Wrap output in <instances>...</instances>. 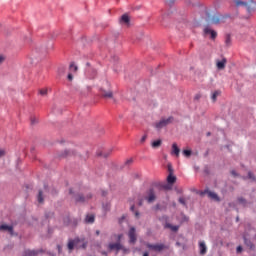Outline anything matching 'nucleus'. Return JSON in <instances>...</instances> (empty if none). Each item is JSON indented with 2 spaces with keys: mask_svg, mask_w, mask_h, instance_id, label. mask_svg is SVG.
Instances as JSON below:
<instances>
[{
  "mask_svg": "<svg viewBox=\"0 0 256 256\" xmlns=\"http://www.w3.org/2000/svg\"><path fill=\"white\" fill-rule=\"evenodd\" d=\"M237 253H241V251H243V247L241 246H238L237 249H236Z\"/></svg>",
  "mask_w": 256,
  "mask_h": 256,
  "instance_id": "nucleus-40",
  "label": "nucleus"
},
{
  "mask_svg": "<svg viewBox=\"0 0 256 256\" xmlns=\"http://www.w3.org/2000/svg\"><path fill=\"white\" fill-rule=\"evenodd\" d=\"M125 165H133V158L126 160Z\"/></svg>",
  "mask_w": 256,
  "mask_h": 256,
  "instance_id": "nucleus-31",
  "label": "nucleus"
},
{
  "mask_svg": "<svg viewBox=\"0 0 256 256\" xmlns=\"http://www.w3.org/2000/svg\"><path fill=\"white\" fill-rule=\"evenodd\" d=\"M88 242L85 238H75L74 240H69L68 249L72 251L73 249H87Z\"/></svg>",
  "mask_w": 256,
  "mask_h": 256,
  "instance_id": "nucleus-1",
  "label": "nucleus"
},
{
  "mask_svg": "<svg viewBox=\"0 0 256 256\" xmlns=\"http://www.w3.org/2000/svg\"><path fill=\"white\" fill-rule=\"evenodd\" d=\"M225 43L227 45V47H229V45H231V35H226V38H225Z\"/></svg>",
  "mask_w": 256,
  "mask_h": 256,
  "instance_id": "nucleus-25",
  "label": "nucleus"
},
{
  "mask_svg": "<svg viewBox=\"0 0 256 256\" xmlns=\"http://www.w3.org/2000/svg\"><path fill=\"white\" fill-rule=\"evenodd\" d=\"M183 155H185V157H191V150H183Z\"/></svg>",
  "mask_w": 256,
  "mask_h": 256,
  "instance_id": "nucleus-29",
  "label": "nucleus"
},
{
  "mask_svg": "<svg viewBox=\"0 0 256 256\" xmlns=\"http://www.w3.org/2000/svg\"><path fill=\"white\" fill-rule=\"evenodd\" d=\"M179 203H181V205H186L185 204V198H183V197H181V198H179Z\"/></svg>",
  "mask_w": 256,
  "mask_h": 256,
  "instance_id": "nucleus-36",
  "label": "nucleus"
},
{
  "mask_svg": "<svg viewBox=\"0 0 256 256\" xmlns=\"http://www.w3.org/2000/svg\"><path fill=\"white\" fill-rule=\"evenodd\" d=\"M219 95H221V91L217 90L212 94V101L215 103V101H217V97H219Z\"/></svg>",
  "mask_w": 256,
  "mask_h": 256,
  "instance_id": "nucleus-22",
  "label": "nucleus"
},
{
  "mask_svg": "<svg viewBox=\"0 0 256 256\" xmlns=\"http://www.w3.org/2000/svg\"><path fill=\"white\" fill-rule=\"evenodd\" d=\"M168 171L169 175H173V166L171 164H168Z\"/></svg>",
  "mask_w": 256,
  "mask_h": 256,
  "instance_id": "nucleus-30",
  "label": "nucleus"
},
{
  "mask_svg": "<svg viewBox=\"0 0 256 256\" xmlns=\"http://www.w3.org/2000/svg\"><path fill=\"white\" fill-rule=\"evenodd\" d=\"M3 61H5V56L0 55V64L3 63Z\"/></svg>",
  "mask_w": 256,
  "mask_h": 256,
  "instance_id": "nucleus-41",
  "label": "nucleus"
},
{
  "mask_svg": "<svg viewBox=\"0 0 256 256\" xmlns=\"http://www.w3.org/2000/svg\"><path fill=\"white\" fill-rule=\"evenodd\" d=\"M130 211H132V213H135V216H136V217H139V212H138V211H135V205H132V206L130 207Z\"/></svg>",
  "mask_w": 256,
  "mask_h": 256,
  "instance_id": "nucleus-28",
  "label": "nucleus"
},
{
  "mask_svg": "<svg viewBox=\"0 0 256 256\" xmlns=\"http://www.w3.org/2000/svg\"><path fill=\"white\" fill-rule=\"evenodd\" d=\"M101 95L105 99H112L113 98V91L102 89Z\"/></svg>",
  "mask_w": 256,
  "mask_h": 256,
  "instance_id": "nucleus-11",
  "label": "nucleus"
},
{
  "mask_svg": "<svg viewBox=\"0 0 256 256\" xmlns=\"http://www.w3.org/2000/svg\"><path fill=\"white\" fill-rule=\"evenodd\" d=\"M70 194H73V189H70Z\"/></svg>",
  "mask_w": 256,
  "mask_h": 256,
  "instance_id": "nucleus-49",
  "label": "nucleus"
},
{
  "mask_svg": "<svg viewBox=\"0 0 256 256\" xmlns=\"http://www.w3.org/2000/svg\"><path fill=\"white\" fill-rule=\"evenodd\" d=\"M59 253H61V246H57Z\"/></svg>",
  "mask_w": 256,
  "mask_h": 256,
  "instance_id": "nucleus-44",
  "label": "nucleus"
},
{
  "mask_svg": "<svg viewBox=\"0 0 256 256\" xmlns=\"http://www.w3.org/2000/svg\"><path fill=\"white\" fill-rule=\"evenodd\" d=\"M175 181H177V177H175L173 174H169L167 177V182L169 183V185H173Z\"/></svg>",
  "mask_w": 256,
  "mask_h": 256,
  "instance_id": "nucleus-19",
  "label": "nucleus"
},
{
  "mask_svg": "<svg viewBox=\"0 0 256 256\" xmlns=\"http://www.w3.org/2000/svg\"><path fill=\"white\" fill-rule=\"evenodd\" d=\"M170 123H173V116H170L168 118H162L159 122L155 123L156 129H163V127H167V125H170Z\"/></svg>",
  "mask_w": 256,
  "mask_h": 256,
  "instance_id": "nucleus-2",
  "label": "nucleus"
},
{
  "mask_svg": "<svg viewBox=\"0 0 256 256\" xmlns=\"http://www.w3.org/2000/svg\"><path fill=\"white\" fill-rule=\"evenodd\" d=\"M221 19H223V16H221V15H214L211 18V23H213V25H219V23H221Z\"/></svg>",
  "mask_w": 256,
  "mask_h": 256,
  "instance_id": "nucleus-14",
  "label": "nucleus"
},
{
  "mask_svg": "<svg viewBox=\"0 0 256 256\" xmlns=\"http://www.w3.org/2000/svg\"><path fill=\"white\" fill-rule=\"evenodd\" d=\"M61 71H62V73H64V71H65V68H61Z\"/></svg>",
  "mask_w": 256,
  "mask_h": 256,
  "instance_id": "nucleus-48",
  "label": "nucleus"
},
{
  "mask_svg": "<svg viewBox=\"0 0 256 256\" xmlns=\"http://www.w3.org/2000/svg\"><path fill=\"white\" fill-rule=\"evenodd\" d=\"M204 34L210 35V39H217V32L211 29L209 26L204 28Z\"/></svg>",
  "mask_w": 256,
  "mask_h": 256,
  "instance_id": "nucleus-7",
  "label": "nucleus"
},
{
  "mask_svg": "<svg viewBox=\"0 0 256 256\" xmlns=\"http://www.w3.org/2000/svg\"><path fill=\"white\" fill-rule=\"evenodd\" d=\"M108 249L109 251H116L117 253H119V251L123 249V245L121 244V242L110 243L108 245Z\"/></svg>",
  "mask_w": 256,
  "mask_h": 256,
  "instance_id": "nucleus-6",
  "label": "nucleus"
},
{
  "mask_svg": "<svg viewBox=\"0 0 256 256\" xmlns=\"http://www.w3.org/2000/svg\"><path fill=\"white\" fill-rule=\"evenodd\" d=\"M0 231H8L11 235H13V226H9L7 224L0 225Z\"/></svg>",
  "mask_w": 256,
  "mask_h": 256,
  "instance_id": "nucleus-13",
  "label": "nucleus"
},
{
  "mask_svg": "<svg viewBox=\"0 0 256 256\" xmlns=\"http://www.w3.org/2000/svg\"><path fill=\"white\" fill-rule=\"evenodd\" d=\"M120 251H123V253H129V249L125 248L123 245H122V248L120 249Z\"/></svg>",
  "mask_w": 256,
  "mask_h": 256,
  "instance_id": "nucleus-34",
  "label": "nucleus"
},
{
  "mask_svg": "<svg viewBox=\"0 0 256 256\" xmlns=\"http://www.w3.org/2000/svg\"><path fill=\"white\" fill-rule=\"evenodd\" d=\"M166 227L168 229H171V231H174V232L179 231V226H175V225H171V224H166Z\"/></svg>",
  "mask_w": 256,
  "mask_h": 256,
  "instance_id": "nucleus-24",
  "label": "nucleus"
},
{
  "mask_svg": "<svg viewBox=\"0 0 256 256\" xmlns=\"http://www.w3.org/2000/svg\"><path fill=\"white\" fill-rule=\"evenodd\" d=\"M250 249H253V244H250Z\"/></svg>",
  "mask_w": 256,
  "mask_h": 256,
  "instance_id": "nucleus-51",
  "label": "nucleus"
},
{
  "mask_svg": "<svg viewBox=\"0 0 256 256\" xmlns=\"http://www.w3.org/2000/svg\"><path fill=\"white\" fill-rule=\"evenodd\" d=\"M199 247H200V255H205V253H207V246L205 245V242H200Z\"/></svg>",
  "mask_w": 256,
  "mask_h": 256,
  "instance_id": "nucleus-18",
  "label": "nucleus"
},
{
  "mask_svg": "<svg viewBox=\"0 0 256 256\" xmlns=\"http://www.w3.org/2000/svg\"><path fill=\"white\" fill-rule=\"evenodd\" d=\"M37 252L35 250H27L24 253V256H36Z\"/></svg>",
  "mask_w": 256,
  "mask_h": 256,
  "instance_id": "nucleus-23",
  "label": "nucleus"
},
{
  "mask_svg": "<svg viewBox=\"0 0 256 256\" xmlns=\"http://www.w3.org/2000/svg\"><path fill=\"white\" fill-rule=\"evenodd\" d=\"M248 177L255 181V176L251 172H248Z\"/></svg>",
  "mask_w": 256,
  "mask_h": 256,
  "instance_id": "nucleus-37",
  "label": "nucleus"
},
{
  "mask_svg": "<svg viewBox=\"0 0 256 256\" xmlns=\"http://www.w3.org/2000/svg\"><path fill=\"white\" fill-rule=\"evenodd\" d=\"M139 205H140V206H141V205H143V202H142V201H140V202H139Z\"/></svg>",
  "mask_w": 256,
  "mask_h": 256,
  "instance_id": "nucleus-50",
  "label": "nucleus"
},
{
  "mask_svg": "<svg viewBox=\"0 0 256 256\" xmlns=\"http://www.w3.org/2000/svg\"><path fill=\"white\" fill-rule=\"evenodd\" d=\"M227 65V58H222V60L216 61V67L219 69V71H223Z\"/></svg>",
  "mask_w": 256,
  "mask_h": 256,
  "instance_id": "nucleus-10",
  "label": "nucleus"
},
{
  "mask_svg": "<svg viewBox=\"0 0 256 256\" xmlns=\"http://www.w3.org/2000/svg\"><path fill=\"white\" fill-rule=\"evenodd\" d=\"M238 203L245 205V200L243 198H238Z\"/></svg>",
  "mask_w": 256,
  "mask_h": 256,
  "instance_id": "nucleus-39",
  "label": "nucleus"
},
{
  "mask_svg": "<svg viewBox=\"0 0 256 256\" xmlns=\"http://www.w3.org/2000/svg\"><path fill=\"white\" fill-rule=\"evenodd\" d=\"M179 153H181V149H179V146H177V143L172 144V155H175L176 157H179Z\"/></svg>",
  "mask_w": 256,
  "mask_h": 256,
  "instance_id": "nucleus-12",
  "label": "nucleus"
},
{
  "mask_svg": "<svg viewBox=\"0 0 256 256\" xmlns=\"http://www.w3.org/2000/svg\"><path fill=\"white\" fill-rule=\"evenodd\" d=\"M201 195H208L210 199H213V201H219V196L215 192H211L210 190H204Z\"/></svg>",
  "mask_w": 256,
  "mask_h": 256,
  "instance_id": "nucleus-8",
  "label": "nucleus"
},
{
  "mask_svg": "<svg viewBox=\"0 0 256 256\" xmlns=\"http://www.w3.org/2000/svg\"><path fill=\"white\" fill-rule=\"evenodd\" d=\"M145 199L148 203H153V201L157 199V196L155 195V190H153V188H150L147 191V196L145 197Z\"/></svg>",
  "mask_w": 256,
  "mask_h": 256,
  "instance_id": "nucleus-4",
  "label": "nucleus"
},
{
  "mask_svg": "<svg viewBox=\"0 0 256 256\" xmlns=\"http://www.w3.org/2000/svg\"><path fill=\"white\" fill-rule=\"evenodd\" d=\"M67 79H68V81H73V73L69 72Z\"/></svg>",
  "mask_w": 256,
  "mask_h": 256,
  "instance_id": "nucleus-32",
  "label": "nucleus"
},
{
  "mask_svg": "<svg viewBox=\"0 0 256 256\" xmlns=\"http://www.w3.org/2000/svg\"><path fill=\"white\" fill-rule=\"evenodd\" d=\"M147 141V135L142 136L140 143H145Z\"/></svg>",
  "mask_w": 256,
  "mask_h": 256,
  "instance_id": "nucleus-35",
  "label": "nucleus"
},
{
  "mask_svg": "<svg viewBox=\"0 0 256 256\" xmlns=\"http://www.w3.org/2000/svg\"><path fill=\"white\" fill-rule=\"evenodd\" d=\"M87 199H91V195L87 196L86 198L83 195H78L75 197V200L77 201V203H85Z\"/></svg>",
  "mask_w": 256,
  "mask_h": 256,
  "instance_id": "nucleus-15",
  "label": "nucleus"
},
{
  "mask_svg": "<svg viewBox=\"0 0 256 256\" xmlns=\"http://www.w3.org/2000/svg\"><path fill=\"white\" fill-rule=\"evenodd\" d=\"M86 223H95V215L89 214L85 218Z\"/></svg>",
  "mask_w": 256,
  "mask_h": 256,
  "instance_id": "nucleus-20",
  "label": "nucleus"
},
{
  "mask_svg": "<svg viewBox=\"0 0 256 256\" xmlns=\"http://www.w3.org/2000/svg\"><path fill=\"white\" fill-rule=\"evenodd\" d=\"M252 5H254L255 9H256V3L254 1H251Z\"/></svg>",
  "mask_w": 256,
  "mask_h": 256,
  "instance_id": "nucleus-45",
  "label": "nucleus"
},
{
  "mask_svg": "<svg viewBox=\"0 0 256 256\" xmlns=\"http://www.w3.org/2000/svg\"><path fill=\"white\" fill-rule=\"evenodd\" d=\"M38 203H43V191H39L38 193Z\"/></svg>",
  "mask_w": 256,
  "mask_h": 256,
  "instance_id": "nucleus-26",
  "label": "nucleus"
},
{
  "mask_svg": "<svg viewBox=\"0 0 256 256\" xmlns=\"http://www.w3.org/2000/svg\"><path fill=\"white\" fill-rule=\"evenodd\" d=\"M114 237L117 239V243H121V239H123V234H115Z\"/></svg>",
  "mask_w": 256,
  "mask_h": 256,
  "instance_id": "nucleus-27",
  "label": "nucleus"
},
{
  "mask_svg": "<svg viewBox=\"0 0 256 256\" xmlns=\"http://www.w3.org/2000/svg\"><path fill=\"white\" fill-rule=\"evenodd\" d=\"M234 1H235V3H236V7H241V5H242L243 7H247L248 13H252V11H255V9L251 8V6H249V5L247 4V2H243V1H241V0H234Z\"/></svg>",
  "mask_w": 256,
  "mask_h": 256,
  "instance_id": "nucleus-9",
  "label": "nucleus"
},
{
  "mask_svg": "<svg viewBox=\"0 0 256 256\" xmlns=\"http://www.w3.org/2000/svg\"><path fill=\"white\" fill-rule=\"evenodd\" d=\"M210 136H211V132H208V133H207V137H210Z\"/></svg>",
  "mask_w": 256,
  "mask_h": 256,
  "instance_id": "nucleus-47",
  "label": "nucleus"
},
{
  "mask_svg": "<svg viewBox=\"0 0 256 256\" xmlns=\"http://www.w3.org/2000/svg\"><path fill=\"white\" fill-rule=\"evenodd\" d=\"M78 69L79 68L75 65V63H71L69 66V73H72L73 75V73H77Z\"/></svg>",
  "mask_w": 256,
  "mask_h": 256,
  "instance_id": "nucleus-21",
  "label": "nucleus"
},
{
  "mask_svg": "<svg viewBox=\"0 0 256 256\" xmlns=\"http://www.w3.org/2000/svg\"><path fill=\"white\" fill-rule=\"evenodd\" d=\"M0 157H5V150L4 149H0Z\"/></svg>",
  "mask_w": 256,
  "mask_h": 256,
  "instance_id": "nucleus-38",
  "label": "nucleus"
},
{
  "mask_svg": "<svg viewBox=\"0 0 256 256\" xmlns=\"http://www.w3.org/2000/svg\"><path fill=\"white\" fill-rule=\"evenodd\" d=\"M163 144L161 139L155 140L151 143L152 149H159V147Z\"/></svg>",
  "mask_w": 256,
  "mask_h": 256,
  "instance_id": "nucleus-17",
  "label": "nucleus"
},
{
  "mask_svg": "<svg viewBox=\"0 0 256 256\" xmlns=\"http://www.w3.org/2000/svg\"><path fill=\"white\" fill-rule=\"evenodd\" d=\"M146 247L148 249H152V251H156L157 253H161V251L167 249V246L165 244H146Z\"/></svg>",
  "mask_w": 256,
  "mask_h": 256,
  "instance_id": "nucleus-3",
  "label": "nucleus"
},
{
  "mask_svg": "<svg viewBox=\"0 0 256 256\" xmlns=\"http://www.w3.org/2000/svg\"><path fill=\"white\" fill-rule=\"evenodd\" d=\"M128 237L130 239V243L135 244L137 243V234L135 227H131L129 232H128Z\"/></svg>",
  "mask_w": 256,
  "mask_h": 256,
  "instance_id": "nucleus-5",
  "label": "nucleus"
},
{
  "mask_svg": "<svg viewBox=\"0 0 256 256\" xmlns=\"http://www.w3.org/2000/svg\"><path fill=\"white\" fill-rule=\"evenodd\" d=\"M129 22H130L129 15L123 14L120 18V23L124 25H129Z\"/></svg>",
  "mask_w": 256,
  "mask_h": 256,
  "instance_id": "nucleus-16",
  "label": "nucleus"
},
{
  "mask_svg": "<svg viewBox=\"0 0 256 256\" xmlns=\"http://www.w3.org/2000/svg\"><path fill=\"white\" fill-rule=\"evenodd\" d=\"M103 155V157H107V155L106 154H102Z\"/></svg>",
  "mask_w": 256,
  "mask_h": 256,
  "instance_id": "nucleus-52",
  "label": "nucleus"
},
{
  "mask_svg": "<svg viewBox=\"0 0 256 256\" xmlns=\"http://www.w3.org/2000/svg\"><path fill=\"white\" fill-rule=\"evenodd\" d=\"M100 233H101V232H100L99 230L96 231V235H100Z\"/></svg>",
  "mask_w": 256,
  "mask_h": 256,
  "instance_id": "nucleus-46",
  "label": "nucleus"
},
{
  "mask_svg": "<svg viewBox=\"0 0 256 256\" xmlns=\"http://www.w3.org/2000/svg\"><path fill=\"white\" fill-rule=\"evenodd\" d=\"M231 175H233L234 177H237V172H235V170H232Z\"/></svg>",
  "mask_w": 256,
  "mask_h": 256,
  "instance_id": "nucleus-43",
  "label": "nucleus"
},
{
  "mask_svg": "<svg viewBox=\"0 0 256 256\" xmlns=\"http://www.w3.org/2000/svg\"><path fill=\"white\" fill-rule=\"evenodd\" d=\"M35 123H37V119L31 118V124H32V125H35Z\"/></svg>",
  "mask_w": 256,
  "mask_h": 256,
  "instance_id": "nucleus-42",
  "label": "nucleus"
},
{
  "mask_svg": "<svg viewBox=\"0 0 256 256\" xmlns=\"http://www.w3.org/2000/svg\"><path fill=\"white\" fill-rule=\"evenodd\" d=\"M40 95H42V96L47 95V89H41L40 90Z\"/></svg>",
  "mask_w": 256,
  "mask_h": 256,
  "instance_id": "nucleus-33",
  "label": "nucleus"
}]
</instances>
